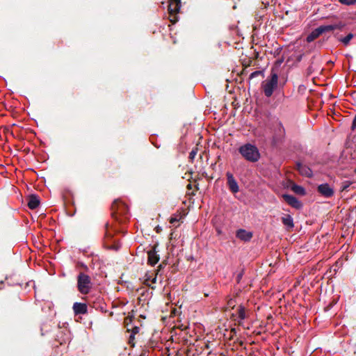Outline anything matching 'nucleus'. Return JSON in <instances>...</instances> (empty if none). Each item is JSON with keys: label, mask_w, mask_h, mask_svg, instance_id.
<instances>
[{"label": "nucleus", "mask_w": 356, "mask_h": 356, "mask_svg": "<svg viewBox=\"0 0 356 356\" xmlns=\"http://www.w3.org/2000/svg\"><path fill=\"white\" fill-rule=\"evenodd\" d=\"M355 173L356 174V168H355V170H354Z\"/></svg>", "instance_id": "34"}, {"label": "nucleus", "mask_w": 356, "mask_h": 356, "mask_svg": "<svg viewBox=\"0 0 356 356\" xmlns=\"http://www.w3.org/2000/svg\"><path fill=\"white\" fill-rule=\"evenodd\" d=\"M147 263L151 266H154L159 260V256L157 254L156 248L154 247L147 252Z\"/></svg>", "instance_id": "10"}, {"label": "nucleus", "mask_w": 356, "mask_h": 356, "mask_svg": "<svg viewBox=\"0 0 356 356\" xmlns=\"http://www.w3.org/2000/svg\"><path fill=\"white\" fill-rule=\"evenodd\" d=\"M236 237L244 241H249L252 237V233L245 229H240L236 232Z\"/></svg>", "instance_id": "12"}, {"label": "nucleus", "mask_w": 356, "mask_h": 356, "mask_svg": "<svg viewBox=\"0 0 356 356\" xmlns=\"http://www.w3.org/2000/svg\"><path fill=\"white\" fill-rule=\"evenodd\" d=\"M238 151L243 158L249 162L255 163L260 159L258 148L251 143L242 145L238 147Z\"/></svg>", "instance_id": "1"}, {"label": "nucleus", "mask_w": 356, "mask_h": 356, "mask_svg": "<svg viewBox=\"0 0 356 356\" xmlns=\"http://www.w3.org/2000/svg\"><path fill=\"white\" fill-rule=\"evenodd\" d=\"M152 275H148V274H146L145 276V282L147 285H149L150 286L151 284L149 283L150 281H151V277H152Z\"/></svg>", "instance_id": "25"}, {"label": "nucleus", "mask_w": 356, "mask_h": 356, "mask_svg": "<svg viewBox=\"0 0 356 356\" xmlns=\"http://www.w3.org/2000/svg\"><path fill=\"white\" fill-rule=\"evenodd\" d=\"M139 327H134L132 330V332L131 334H134V335H135L136 333H138L139 332Z\"/></svg>", "instance_id": "31"}, {"label": "nucleus", "mask_w": 356, "mask_h": 356, "mask_svg": "<svg viewBox=\"0 0 356 356\" xmlns=\"http://www.w3.org/2000/svg\"><path fill=\"white\" fill-rule=\"evenodd\" d=\"M181 8V0H169L168 12L170 14V20L172 23L175 24L177 22L178 19L176 15Z\"/></svg>", "instance_id": "5"}, {"label": "nucleus", "mask_w": 356, "mask_h": 356, "mask_svg": "<svg viewBox=\"0 0 356 356\" xmlns=\"http://www.w3.org/2000/svg\"><path fill=\"white\" fill-rule=\"evenodd\" d=\"M278 86V75L271 70L270 76L262 82L261 88L266 97H270L273 94Z\"/></svg>", "instance_id": "2"}, {"label": "nucleus", "mask_w": 356, "mask_h": 356, "mask_svg": "<svg viewBox=\"0 0 356 356\" xmlns=\"http://www.w3.org/2000/svg\"><path fill=\"white\" fill-rule=\"evenodd\" d=\"M227 185L229 190L234 194L239 192V186L238 182L234 178L233 174L230 172H226Z\"/></svg>", "instance_id": "7"}, {"label": "nucleus", "mask_w": 356, "mask_h": 356, "mask_svg": "<svg viewBox=\"0 0 356 356\" xmlns=\"http://www.w3.org/2000/svg\"><path fill=\"white\" fill-rule=\"evenodd\" d=\"M282 222L287 229H292L294 227L293 218L289 214H286L282 217Z\"/></svg>", "instance_id": "13"}, {"label": "nucleus", "mask_w": 356, "mask_h": 356, "mask_svg": "<svg viewBox=\"0 0 356 356\" xmlns=\"http://www.w3.org/2000/svg\"><path fill=\"white\" fill-rule=\"evenodd\" d=\"M178 221H179V218H178L177 216H176V217H171L170 220V222L172 225H174L175 222H177Z\"/></svg>", "instance_id": "28"}, {"label": "nucleus", "mask_w": 356, "mask_h": 356, "mask_svg": "<svg viewBox=\"0 0 356 356\" xmlns=\"http://www.w3.org/2000/svg\"><path fill=\"white\" fill-rule=\"evenodd\" d=\"M235 304H236V300L234 298H229L227 300V306L229 307L234 308L235 307Z\"/></svg>", "instance_id": "24"}, {"label": "nucleus", "mask_w": 356, "mask_h": 356, "mask_svg": "<svg viewBox=\"0 0 356 356\" xmlns=\"http://www.w3.org/2000/svg\"><path fill=\"white\" fill-rule=\"evenodd\" d=\"M91 286L90 277L83 273H80L77 277V288L81 294L86 295L90 292Z\"/></svg>", "instance_id": "4"}, {"label": "nucleus", "mask_w": 356, "mask_h": 356, "mask_svg": "<svg viewBox=\"0 0 356 356\" xmlns=\"http://www.w3.org/2000/svg\"><path fill=\"white\" fill-rule=\"evenodd\" d=\"M113 216L120 222H123L129 218V208L127 204L120 200H115L112 204Z\"/></svg>", "instance_id": "3"}, {"label": "nucleus", "mask_w": 356, "mask_h": 356, "mask_svg": "<svg viewBox=\"0 0 356 356\" xmlns=\"http://www.w3.org/2000/svg\"><path fill=\"white\" fill-rule=\"evenodd\" d=\"M238 316L237 321L238 324H241L242 321L246 318V314L245 307L243 305H239L237 311Z\"/></svg>", "instance_id": "16"}, {"label": "nucleus", "mask_w": 356, "mask_h": 356, "mask_svg": "<svg viewBox=\"0 0 356 356\" xmlns=\"http://www.w3.org/2000/svg\"><path fill=\"white\" fill-rule=\"evenodd\" d=\"M321 33L318 28L313 30L307 37L306 41L309 43L313 42L321 35Z\"/></svg>", "instance_id": "17"}, {"label": "nucleus", "mask_w": 356, "mask_h": 356, "mask_svg": "<svg viewBox=\"0 0 356 356\" xmlns=\"http://www.w3.org/2000/svg\"><path fill=\"white\" fill-rule=\"evenodd\" d=\"M156 282V275H154V277L152 276L150 282L152 284H154Z\"/></svg>", "instance_id": "32"}, {"label": "nucleus", "mask_w": 356, "mask_h": 356, "mask_svg": "<svg viewBox=\"0 0 356 356\" xmlns=\"http://www.w3.org/2000/svg\"><path fill=\"white\" fill-rule=\"evenodd\" d=\"M353 33H348L346 37L341 38L339 40L344 44L348 45L350 42V41L353 39Z\"/></svg>", "instance_id": "19"}, {"label": "nucleus", "mask_w": 356, "mask_h": 356, "mask_svg": "<svg viewBox=\"0 0 356 356\" xmlns=\"http://www.w3.org/2000/svg\"><path fill=\"white\" fill-rule=\"evenodd\" d=\"M260 73H261V72H260V71H255V72H254L251 73V74H250V78L255 77V76H257V75H259Z\"/></svg>", "instance_id": "30"}, {"label": "nucleus", "mask_w": 356, "mask_h": 356, "mask_svg": "<svg viewBox=\"0 0 356 356\" xmlns=\"http://www.w3.org/2000/svg\"><path fill=\"white\" fill-rule=\"evenodd\" d=\"M339 28V26L337 24L322 25L318 27L321 34H323L325 32L332 31Z\"/></svg>", "instance_id": "15"}, {"label": "nucleus", "mask_w": 356, "mask_h": 356, "mask_svg": "<svg viewBox=\"0 0 356 356\" xmlns=\"http://www.w3.org/2000/svg\"><path fill=\"white\" fill-rule=\"evenodd\" d=\"M113 234L111 232V230H110V229L108 228V225L107 224L106 227L105 237L108 239H111L113 237Z\"/></svg>", "instance_id": "23"}, {"label": "nucleus", "mask_w": 356, "mask_h": 356, "mask_svg": "<svg viewBox=\"0 0 356 356\" xmlns=\"http://www.w3.org/2000/svg\"><path fill=\"white\" fill-rule=\"evenodd\" d=\"M296 168L298 171L303 176L307 177H312L313 175V172L311 168L301 163H296Z\"/></svg>", "instance_id": "9"}, {"label": "nucleus", "mask_w": 356, "mask_h": 356, "mask_svg": "<svg viewBox=\"0 0 356 356\" xmlns=\"http://www.w3.org/2000/svg\"><path fill=\"white\" fill-rule=\"evenodd\" d=\"M196 154H197V151H196V150L193 149V150L190 152V154H189V158H190L191 160H193V159L195 157Z\"/></svg>", "instance_id": "27"}, {"label": "nucleus", "mask_w": 356, "mask_h": 356, "mask_svg": "<svg viewBox=\"0 0 356 356\" xmlns=\"http://www.w3.org/2000/svg\"><path fill=\"white\" fill-rule=\"evenodd\" d=\"M338 1H339V2H340V0H338Z\"/></svg>", "instance_id": "35"}, {"label": "nucleus", "mask_w": 356, "mask_h": 356, "mask_svg": "<svg viewBox=\"0 0 356 356\" xmlns=\"http://www.w3.org/2000/svg\"><path fill=\"white\" fill-rule=\"evenodd\" d=\"M283 62V60H279V63H282Z\"/></svg>", "instance_id": "33"}, {"label": "nucleus", "mask_w": 356, "mask_h": 356, "mask_svg": "<svg viewBox=\"0 0 356 356\" xmlns=\"http://www.w3.org/2000/svg\"><path fill=\"white\" fill-rule=\"evenodd\" d=\"M292 189L297 194H299V195H305V188L295 184L292 187Z\"/></svg>", "instance_id": "18"}, {"label": "nucleus", "mask_w": 356, "mask_h": 356, "mask_svg": "<svg viewBox=\"0 0 356 356\" xmlns=\"http://www.w3.org/2000/svg\"><path fill=\"white\" fill-rule=\"evenodd\" d=\"M339 3L345 6H353L356 3V0H340Z\"/></svg>", "instance_id": "22"}, {"label": "nucleus", "mask_w": 356, "mask_h": 356, "mask_svg": "<svg viewBox=\"0 0 356 356\" xmlns=\"http://www.w3.org/2000/svg\"><path fill=\"white\" fill-rule=\"evenodd\" d=\"M72 308L75 315L85 314L88 312V306L85 303L74 302Z\"/></svg>", "instance_id": "11"}, {"label": "nucleus", "mask_w": 356, "mask_h": 356, "mask_svg": "<svg viewBox=\"0 0 356 356\" xmlns=\"http://www.w3.org/2000/svg\"><path fill=\"white\" fill-rule=\"evenodd\" d=\"M277 132L280 136H284L285 134L284 126L280 122L277 124Z\"/></svg>", "instance_id": "21"}, {"label": "nucleus", "mask_w": 356, "mask_h": 356, "mask_svg": "<svg viewBox=\"0 0 356 356\" xmlns=\"http://www.w3.org/2000/svg\"><path fill=\"white\" fill-rule=\"evenodd\" d=\"M134 340V334L131 333L129 338V343L134 345V343H133Z\"/></svg>", "instance_id": "29"}, {"label": "nucleus", "mask_w": 356, "mask_h": 356, "mask_svg": "<svg viewBox=\"0 0 356 356\" xmlns=\"http://www.w3.org/2000/svg\"><path fill=\"white\" fill-rule=\"evenodd\" d=\"M40 205V199L38 195H31L29 197L28 207L31 209H35Z\"/></svg>", "instance_id": "14"}, {"label": "nucleus", "mask_w": 356, "mask_h": 356, "mask_svg": "<svg viewBox=\"0 0 356 356\" xmlns=\"http://www.w3.org/2000/svg\"><path fill=\"white\" fill-rule=\"evenodd\" d=\"M283 198L286 202L293 208L300 209L302 207V203L293 195L284 194Z\"/></svg>", "instance_id": "8"}, {"label": "nucleus", "mask_w": 356, "mask_h": 356, "mask_svg": "<svg viewBox=\"0 0 356 356\" xmlns=\"http://www.w3.org/2000/svg\"><path fill=\"white\" fill-rule=\"evenodd\" d=\"M353 184L352 181H344L341 183V191H348V188Z\"/></svg>", "instance_id": "20"}, {"label": "nucleus", "mask_w": 356, "mask_h": 356, "mask_svg": "<svg viewBox=\"0 0 356 356\" xmlns=\"http://www.w3.org/2000/svg\"><path fill=\"white\" fill-rule=\"evenodd\" d=\"M243 276V271L240 272L236 276V282L239 283Z\"/></svg>", "instance_id": "26"}, {"label": "nucleus", "mask_w": 356, "mask_h": 356, "mask_svg": "<svg viewBox=\"0 0 356 356\" xmlns=\"http://www.w3.org/2000/svg\"><path fill=\"white\" fill-rule=\"evenodd\" d=\"M317 191L325 198L332 197L334 194V188L327 183L318 185L317 187Z\"/></svg>", "instance_id": "6"}]
</instances>
